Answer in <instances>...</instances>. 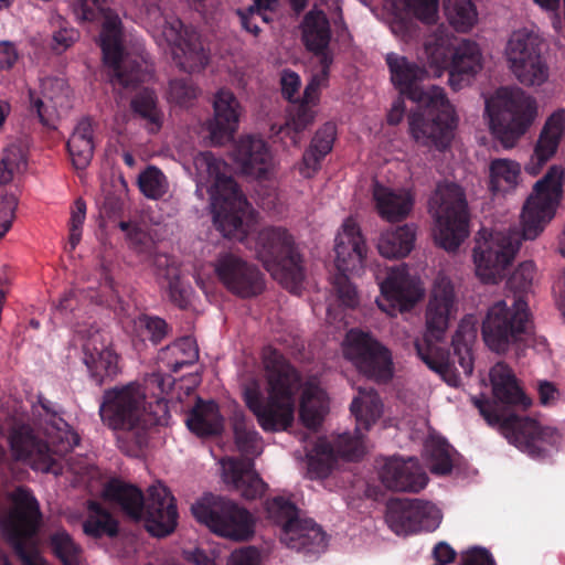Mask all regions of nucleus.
<instances>
[{"mask_svg":"<svg viewBox=\"0 0 565 565\" xmlns=\"http://www.w3.org/2000/svg\"><path fill=\"white\" fill-rule=\"evenodd\" d=\"M565 168L554 164L537 180L526 198L521 215V234L513 230L487 234L480 232L473 248L477 275L487 282H495L512 264L521 241H533L553 220L563 196Z\"/></svg>","mask_w":565,"mask_h":565,"instance_id":"1","label":"nucleus"},{"mask_svg":"<svg viewBox=\"0 0 565 565\" xmlns=\"http://www.w3.org/2000/svg\"><path fill=\"white\" fill-rule=\"evenodd\" d=\"M194 166L200 173H206L214 225L223 236L243 242L247 237L244 218L250 205L236 181L224 173L225 162L205 151L195 156Z\"/></svg>","mask_w":565,"mask_h":565,"instance_id":"7","label":"nucleus"},{"mask_svg":"<svg viewBox=\"0 0 565 565\" xmlns=\"http://www.w3.org/2000/svg\"><path fill=\"white\" fill-rule=\"evenodd\" d=\"M521 164L512 159L497 158L489 163V190L493 194H509L521 183Z\"/></svg>","mask_w":565,"mask_h":565,"instance_id":"40","label":"nucleus"},{"mask_svg":"<svg viewBox=\"0 0 565 565\" xmlns=\"http://www.w3.org/2000/svg\"><path fill=\"white\" fill-rule=\"evenodd\" d=\"M140 192L148 199H161L168 191V181L157 167L149 166L138 177Z\"/></svg>","mask_w":565,"mask_h":565,"instance_id":"49","label":"nucleus"},{"mask_svg":"<svg viewBox=\"0 0 565 565\" xmlns=\"http://www.w3.org/2000/svg\"><path fill=\"white\" fill-rule=\"evenodd\" d=\"M191 511L199 523L218 536L244 542L255 533L250 512L224 497L206 493L192 504Z\"/></svg>","mask_w":565,"mask_h":565,"instance_id":"13","label":"nucleus"},{"mask_svg":"<svg viewBox=\"0 0 565 565\" xmlns=\"http://www.w3.org/2000/svg\"><path fill=\"white\" fill-rule=\"evenodd\" d=\"M530 330L527 303L515 296L494 302L482 326L486 344L497 353L507 352L511 344L522 340Z\"/></svg>","mask_w":565,"mask_h":565,"instance_id":"14","label":"nucleus"},{"mask_svg":"<svg viewBox=\"0 0 565 565\" xmlns=\"http://www.w3.org/2000/svg\"><path fill=\"white\" fill-rule=\"evenodd\" d=\"M418 358L433 371L445 374L449 369V358L446 352L440 351L429 340L415 342Z\"/></svg>","mask_w":565,"mask_h":565,"instance_id":"50","label":"nucleus"},{"mask_svg":"<svg viewBox=\"0 0 565 565\" xmlns=\"http://www.w3.org/2000/svg\"><path fill=\"white\" fill-rule=\"evenodd\" d=\"M350 411L355 417V430L353 434L339 435L333 448L335 456L355 461L364 455V434L381 417L383 404L375 390L359 388V395L353 398Z\"/></svg>","mask_w":565,"mask_h":565,"instance_id":"18","label":"nucleus"},{"mask_svg":"<svg viewBox=\"0 0 565 565\" xmlns=\"http://www.w3.org/2000/svg\"><path fill=\"white\" fill-rule=\"evenodd\" d=\"M483 67V55L476 42L461 41V82L476 76Z\"/></svg>","mask_w":565,"mask_h":565,"instance_id":"53","label":"nucleus"},{"mask_svg":"<svg viewBox=\"0 0 565 565\" xmlns=\"http://www.w3.org/2000/svg\"><path fill=\"white\" fill-rule=\"evenodd\" d=\"M42 95L39 97L29 89L31 109L36 113L40 122L47 128H56L58 107L64 105L70 95V86L60 77H47L42 81Z\"/></svg>","mask_w":565,"mask_h":565,"instance_id":"29","label":"nucleus"},{"mask_svg":"<svg viewBox=\"0 0 565 565\" xmlns=\"http://www.w3.org/2000/svg\"><path fill=\"white\" fill-rule=\"evenodd\" d=\"M455 290L451 280L439 274L434 282L430 299L426 310V324L429 332L439 335L447 329L449 313L454 306Z\"/></svg>","mask_w":565,"mask_h":565,"instance_id":"31","label":"nucleus"},{"mask_svg":"<svg viewBox=\"0 0 565 565\" xmlns=\"http://www.w3.org/2000/svg\"><path fill=\"white\" fill-rule=\"evenodd\" d=\"M185 424L198 437L210 438L222 435L225 419L216 402L198 398L186 416Z\"/></svg>","mask_w":565,"mask_h":565,"instance_id":"35","label":"nucleus"},{"mask_svg":"<svg viewBox=\"0 0 565 565\" xmlns=\"http://www.w3.org/2000/svg\"><path fill=\"white\" fill-rule=\"evenodd\" d=\"M26 164L21 148L10 146L4 149L0 160V184H8L13 180L17 172H20Z\"/></svg>","mask_w":565,"mask_h":565,"instance_id":"52","label":"nucleus"},{"mask_svg":"<svg viewBox=\"0 0 565 565\" xmlns=\"http://www.w3.org/2000/svg\"><path fill=\"white\" fill-rule=\"evenodd\" d=\"M83 532L93 539L115 537L119 532V523L102 503L88 500Z\"/></svg>","mask_w":565,"mask_h":565,"instance_id":"43","label":"nucleus"},{"mask_svg":"<svg viewBox=\"0 0 565 565\" xmlns=\"http://www.w3.org/2000/svg\"><path fill=\"white\" fill-rule=\"evenodd\" d=\"M79 38L78 32L73 28H61L53 34L52 49L57 54L71 47Z\"/></svg>","mask_w":565,"mask_h":565,"instance_id":"62","label":"nucleus"},{"mask_svg":"<svg viewBox=\"0 0 565 565\" xmlns=\"http://www.w3.org/2000/svg\"><path fill=\"white\" fill-rule=\"evenodd\" d=\"M214 116L207 122L213 145L231 141L238 128L239 103L236 96L226 88H221L214 96Z\"/></svg>","mask_w":565,"mask_h":565,"instance_id":"28","label":"nucleus"},{"mask_svg":"<svg viewBox=\"0 0 565 565\" xmlns=\"http://www.w3.org/2000/svg\"><path fill=\"white\" fill-rule=\"evenodd\" d=\"M266 518L281 526V534L295 526L299 518V509L289 498L276 495L265 501Z\"/></svg>","mask_w":565,"mask_h":565,"instance_id":"45","label":"nucleus"},{"mask_svg":"<svg viewBox=\"0 0 565 565\" xmlns=\"http://www.w3.org/2000/svg\"><path fill=\"white\" fill-rule=\"evenodd\" d=\"M262 363L267 396L259 380L252 376L243 384V399L263 430H286L294 423L301 375L280 351L270 345L264 348Z\"/></svg>","mask_w":565,"mask_h":565,"instance_id":"3","label":"nucleus"},{"mask_svg":"<svg viewBox=\"0 0 565 565\" xmlns=\"http://www.w3.org/2000/svg\"><path fill=\"white\" fill-rule=\"evenodd\" d=\"M301 41L306 50L319 60V65L333 63V54L330 50L332 31L329 18L321 9L312 8L302 18L300 23Z\"/></svg>","mask_w":565,"mask_h":565,"instance_id":"26","label":"nucleus"},{"mask_svg":"<svg viewBox=\"0 0 565 565\" xmlns=\"http://www.w3.org/2000/svg\"><path fill=\"white\" fill-rule=\"evenodd\" d=\"M223 477L246 500L260 498L268 484L255 470L254 460L247 457L227 458L222 461Z\"/></svg>","mask_w":565,"mask_h":565,"instance_id":"30","label":"nucleus"},{"mask_svg":"<svg viewBox=\"0 0 565 565\" xmlns=\"http://www.w3.org/2000/svg\"><path fill=\"white\" fill-rule=\"evenodd\" d=\"M99 415L108 428L121 431L118 447L127 455H136L148 443V428L167 424L168 406L157 399L156 411L147 413L145 388L131 382L104 392Z\"/></svg>","mask_w":565,"mask_h":565,"instance_id":"4","label":"nucleus"},{"mask_svg":"<svg viewBox=\"0 0 565 565\" xmlns=\"http://www.w3.org/2000/svg\"><path fill=\"white\" fill-rule=\"evenodd\" d=\"M282 96L289 102H295V96L298 93L301 81L300 76L290 70H285L280 77Z\"/></svg>","mask_w":565,"mask_h":565,"instance_id":"63","label":"nucleus"},{"mask_svg":"<svg viewBox=\"0 0 565 565\" xmlns=\"http://www.w3.org/2000/svg\"><path fill=\"white\" fill-rule=\"evenodd\" d=\"M86 217V203L83 199L75 200L70 218V252H73L82 238V227Z\"/></svg>","mask_w":565,"mask_h":565,"instance_id":"54","label":"nucleus"},{"mask_svg":"<svg viewBox=\"0 0 565 565\" xmlns=\"http://www.w3.org/2000/svg\"><path fill=\"white\" fill-rule=\"evenodd\" d=\"M489 377L498 403L523 409L532 405V399L522 391L513 370L505 362L495 363L489 371Z\"/></svg>","mask_w":565,"mask_h":565,"instance_id":"34","label":"nucleus"},{"mask_svg":"<svg viewBox=\"0 0 565 565\" xmlns=\"http://www.w3.org/2000/svg\"><path fill=\"white\" fill-rule=\"evenodd\" d=\"M313 122V113L310 109L309 105L300 103L296 109V111L290 116L287 121V129L294 132L291 137L296 142L298 135L302 132L307 127H309Z\"/></svg>","mask_w":565,"mask_h":565,"instance_id":"57","label":"nucleus"},{"mask_svg":"<svg viewBox=\"0 0 565 565\" xmlns=\"http://www.w3.org/2000/svg\"><path fill=\"white\" fill-rule=\"evenodd\" d=\"M461 565H495L494 559L488 550L483 547H473L466 552Z\"/></svg>","mask_w":565,"mask_h":565,"instance_id":"64","label":"nucleus"},{"mask_svg":"<svg viewBox=\"0 0 565 565\" xmlns=\"http://www.w3.org/2000/svg\"><path fill=\"white\" fill-rule=\"evenodd\" d=\"M140 14L154 32H160L171 47L173 61L185 73H196L205 68L210 55L199 32L186 26L174 17L163 14L160 0H134Z\"/></svg>","mask_w":565,"mask_h":565,"instance_id":"8","label":"nucleus"},{"mask_svg":"<svg viewBox=\"0 0 565 565\" xmlns=\"http://www.w3.org/2000/svg\"><path fill=\"white\" fill-rule=\"evenodd\" d=\"M564 135L565 109L558 108L547 117L534 146L533 153L524 167L525 172L533 177L537 175L555 156Z\"/></svg>","mask_w":565,"mask_h":565,"instance_id":"27","label":"nucleus"},{"mask_svg":"<svg viewBox=\"0 0 565 565\" xmlns=\"http://www.w3.org/2000/svg\"><path fill=\"white\" fill-rule=\"evenodd\" d=\"M72 9L81 21L93 22L103 18L100 47L114 87L132 90L147 81L149 72L145 62L125 54L121 20L107 7L106 0H72Z\"/></svg>","mask_w":565,"mask_h":565,"instance_id":"5","label":"nucleus"},{"mask_svg":"<svg viewBox=\"0 0 565 565\" xmlns=\"http://www.w3.org/2000/svg\"><path fill=\"white\" fill-rule=\"evenodd\" d=\"M334 140L335 126L333 124L327 122L317 130L298 167L299 173L303 178L310 179L320 170L321 162L331 152Z\"/></svg>","mask_w":565,"mask_h":565,"instance_id":"37","label":"nucleus"},{"mask_svg":"<svg viewBox=\"0 0 565 565\" xmlns=\"http://www.w3.org/2000/svg\"><path fill=\"white\" fill-rule=\"evenodd\" d=\"M385 61L399 95L417 104L408 117L413 138L422 146L446 149L452 138L455 110L445 90L438 86L422 87L427 71L407 57L388 53Z\"/></svg>","mask_w":565,"mask_h":565,"instance_id":"2","label":"nucleus"},{"mask_svg":"<svg viewBox=\"0 0 565 565\" xmlns=\"http://www.w3.org/2000/svg\"><path fill=\"white\" fill-rule=\"evenodd\" d=\"M344 355L361 374L376 383H387L394 375L391 351L370 333L350 330Z\"/></svg>","mask_w":565,"mask_h":565,"instance_id":"17","label":"nucleus"},{"mask_svg":"<svg viewBox=\"0 0 565 565\" xmlns=\"http://www.w3.org/2000/svg\"><path fill=\"white\" fill-rule=\"evenodd\" d=\"M233 159L243 173L263 177L267 173L271 156L266 141L254 136L242 137L234 147Z\"/></svg>","mask_w":565,"mask_h":565,"instance_id":"33","label":"nucleus"},{"mask_svg":"<svg viewBox=\"0 0 565 565\" xmlns=\"http://www.w3.org/2000/svg\"><path fill=\"white\" fill-rule=\"evenodd\" d=\"M489 126L505 149L513 148L539 116L534 97L520 87H501L486 99Z\"/></svg>","mask_w":565,"mask_h":565,"instance_id":"9","label":"nucleus"},{"mask_svg":"<svg viewBox=\"0 0 565 565\" xmlns=\"http://www.w3.org/2000/svg\"><path fill=\"white\" fill-rule=\"evenodd\" d=\"M373 198L379 214L388 222L404 220L414 204V200L408 192H395L380 183L374 185Z\"/></svg>","mask_w":565,"mask_h":565,"instance_id":"39","label":"nucleus"},{"mask_svg":"<svg viewBox=\"0 0 565 565\" xmlns=\"http://www.w3.org/2000/svg\"><path fill=\"white\" fill-rule=\"evenodd\" d=\"M66 149L73 166L77 170L86 169L94 156V129L93 121L88 117L82 118L71 134Z\"/></svg>","mask_w":565,"mask_h":565,"instance_id":"38","label":"nucleus"},{"mask_svg":"<svg viewBox=\"0 0 565 565\" xmlns=\"http://www.w3.org/2000/svg\"><path fill=\"white\" fill-rule=\"evenodd\" d=\"M287 547L306 554H316L326 546V533L312 520L299 519L295 526L281 534Z\"/></svg>","mask_w":565,"mask_h":565,"instance_id":"36","label":"nucleus"},{"mask_svg":"<svg viewBox=\"0 0 565 565\" xmlns=\"http://www.w3.org/2000/svg\"><path fill=\"white\" fill-rule=\"evenodd\" d=\"M49 546L63 565H81L82 548L66 531L52 533Z\"/></svg>","mask_w":565,"mask_h":565,"instance_id":"48","label":"nucleus"},{"mask_svg":"<svg viewBox=\"0 0 565 565\" xmlns=\"http://www.w3.org/2000/svg\"><path fill=\"white\" fill-rule=\"evenodd\" d=\"M385 520L397 535L435 531L441 521L439 509L420 499H392L386 504Z\"/></svg>","mask_w":565,"mask_h":565,"instance_id":"19","label":"nucleus"},{"mask_svg":"<svg viewBox=\"0 0 565 565\" xmlns=\"http://www.w3.org/2000/svg\"><path fill=\"white\" fill-rule=\"evenodd\" d=\"M214 270L218 280L233 295L252 298L263 292L264 275L253 264L232 253H221Z\"/></svg>","mask_w":565,"mask_h":565,"instance_id":"21","label":"nucleus"},{"mask_svg":"<svg viewBox=\"0 0 565 565\" xmlns=\"http://www.w3.org/2000/svg\"><path fill=\"white\" fill-rule=\"evenodd\" d=\"M140 327L145 328L149 339L154 343H160L168 333L167 322L159 317L143 315L139 318Z\"/></svg>","mask_w":565,"mask_h":565,"instance_id":"60","label":"nucleus"},{"mask_svg":"<svg viewBox=\"0 0 565 565\" xmlns=\"http://www.w3.org/2000/svg\"><path fill=\"white\" fill-rule=\"evenodd\" d=\"M10 498L12 507L0 519L2 535L13 548L21 565H45L34 541L42 520L36 498L25 487H18Z\"/></svg>","mask_w":565,"mask_h":565,"instance_id":"10","label":"nucleus"},{"mask_svg":"<svg viewBox=\"0 0 565 565\" xmlns=\"http://www.w3.org/2000/svg\"><path fill=\"white\" fill-rule=\"evenodd\" d=\"M415 239V228L405 224L382 233L377 248L386 258H403L414 248Z\"/></svg>","mask_w":565,"mask_h":565,"instance_id":"44","label":"nucleus"},{"mask_svg":"<svg viewBox=\"0 0 565 565\" xmlns=\"http://www.w3.org/2000/svg\"><path fill=\"white\" fill-rule=\"evenodd\" d=\"M152 266L158 282L166 284L170 301L180 309H186L194 291L189 282L181 279V270L174 259L166 254H156Z\"/></svg>","mask_w":565,"mask_h":565,"instance_id":"32","label":"nucleus"},{"mask_svg":"<svg viewBox=\"0 0 565 565\" xmlns=\"http://www.w3.org/2000/svg\"><path fill=\"white\" fill-rule=\"evenodd\" d=\"M233 431L238 450L245 456L259 454L260 435L252 422L244 414H236L233 418Z\"/></svg>","mask_w":565,"mask_h":565,"instance_id":"46","label":"nucleus"},{"mask_svg":"<svg viewBox=\"0 0 565 565\" xmlns=\"http://www.w3.org/2000/svg\"><path fill=\"white\" fill-rule=\"evenodd\" d=\"M103 494L116 503L128 519L143 521L152 536H168L178 525L175 499L161 483L150 486L145 495L138 487L113 479L105 484Z\"/></svg>","mask_w":565,"mask_h":565,"instance_id":"6","label":"nucleus"},{"mask_svg":"<svg viewBox=\"0 0 565 565\" xmlns=\"http://www.w3.org/2000/svg\"><path fill=\"white\" fill-rule=\"evenodd\" d=\"M535 277V265L532 262H525L519 265L514 270L510 281L511 285L518 289H527Z\"/></svg>","mask_w":565,"mask_h":565,"instance_id":"61","label":"nucleus"},{"mask_svg":"<svg viewBox=\"0 0 565 565\" xmlns=\"http://www.w3.org/2000/svg\"><path fill=\"white\" fill-rule=\"evenodd\" d=\"M256 257L267 271L287 289L300 287L305 271L302 258L294 237L286 228L269 226L263 228L255 243Z\"/></svg>","mask_w":565,"mask_h":565,"instance_id":"12","label":"nucleus"},{"mask_svg":"<svg viewBox=\"0 0 565 565\" xmlns=\"http://www.w3.org/2000/svg\"><path fill=\"white\" fill-rule=\"evenodd\" d=\"M424 451L427 457L429 469L434 475H447L452 469V460L449 452V445L443 438L431 437L426 440Z\"/></svg>","mask_w":565,"mask_h":565,"instance_id":"47","label":"nucleus"},{"mask_svg":"<svg viewBox=\"0 0 565 565\" xmlns=\"http://www.w3.org/2000/svg\"><path fill=\"white\" fill-rule=\"evenodd\" d=\"M472 402L489 425H498L508 440L529 456L545 458L558 448L562 437L556 428L529 417L499 414L487 401L477 397H472Z\"/></svg>","mask_w":565,"mask_h":565,"instance_id":"11","label":"nucleus"},{"mask_svg":"<svg viewBox=\"0 0 565 565\" xmlns=\"http://www.w3.org/2000/svg\"><path fill=\"white\" fill-rule=\"evenodd\" d=\"M334 252L338 274L333 277V288L342 305L354 308L359 302L358 292L348 274L358 273L363 267L367 247L358 223L352 217L344 221L342 232L335 238Z\"/></svg>","mask_w":565,"mask_h":565,"instance_id":"15","label":"nucleus"},{"mask_svg":"<svg viewBox=\"0 0 565 565\" xmlns=\"http://www.w3.org/2000/svg\"><path fill=\"white\" fill-rule=\"evenodd\" d=\"M169 97L173 103L185 106L196 98V87L190 79H172L169 83Z\"/></svg>","mask_w":565,"mask_h":565,"instance_id":"56","label":"nucleus"},{"mask_svg":"<svg viewBox=\"0 0 565 565\" xmlns=\"http://www.w3.org/2000/svg\"><path fill=\"white\" fill-rule=\"evenodd\" d=\"M173 354L181 353V358H178L173 363L172 370L174 372L180 371L185 365L194 363L199 358V351L194 342L190 338H183L169 348Z\"/></svg>","mask_w":565,"mask_h":565,"instance_id":"55","label":"nucleus"},{"mask_svg":"<svg viewBox=\"0 0 565 565\" xmlns=\"http://www.w3.org/2000/svg\"><path fill=\"white\" fill-rule=\"evenodd\" d=\"M10 446L17 460H21L34 470L57 475V451L39 438L29 425L15 427L10 436Z\"/></svg>","mask_w":565,"mask_h":565,"instance_id":"23","label":"nucleus"},{"mask_svg":"<svg viewBox=\"0 0 565 565\" xmlns=\"http://www.w3.org/2000/svg\"><path fill=\"white\" fill-rule=\"evenodd\" d=\"M331 65H328L326 68L324 65H320V71L317 74H313L310 82L307 84L303 96L302 104H315L319 96V89L322 85H324L329 79Z\"/></svg>","mask_w":565,"mask_h":565,"instance_id":"59","label":"nucleus"},{"mask_svg":"<svg viewBox=\"0 0 565 565\" xmlns=\"http://www.w3.org/2000/svg\"><path fill=\"white\" fill-rule=\"evenodd\" d=\"M83 361L97 385L111 381L118 374V355L110 348L105 333L90 328L83 343Z\"/></svg>","mask_w":565,"mask_h":565,"instance_id":"24","label":"nucleus"},{"mask_svg":"<svg viewBox=\"0 0 565 565\" xmlns=\"http://www.w3.org/2000/svg\"><path fill=\"white\" fill-rule=\"evenodd\" d=\"M429 211L436 227L437 244L448 252L459 248V185L439 183L429 199Z\"/></svg>","mask_w":565,"mask_h":565,"instance_id":"20","label":"nucleus"},{"mask_svg":"<svg viewBox=\"0 0 565 565\" xmlns=\"http://www.w3.org/2000/svg\"><path fill=\"white\" fill-rule=\"evenodd\" d=\"M379 285L381 296L376 299L377 307L391 317L411 310L423 296L405 266L390 268Z\"/></svg>","mask_w":565,"mask_h":565,"instance_id":"22","label":"nucleus"},{"mask_svg":"<svg viewBox=\"0 0 565 565\" xmlns=\"http://www.w3.org/2000/svg\"><path fill=\"white\" fill-rule=\"evenodd\" d=\"M328 399L323 390L313 384H308L301 395L299 417L308 429H318L328 413Z\"/></svg>","mask_w":565,"mask_h":565,"instance_id":"42","label":"nucleus"},{"mask_svg":"<svg viewBox=\"0 0 565 565\" xmlns=\"http://www.w3.org/2000/svg\"><path fill=\"white\" fill-rule=\"evenodd\" d=\"M505 57L516 81L525 87H540L550 79V67L542 54L539 36L525 32H514L508 41Z\"/></svg>","mask_w":565,"mask_h":565,"instance_id":"16","label":"nucleus"},{"mask_svg":"<svg viewBox=\"0 0 565 565\" xmlns=\"http://www.w3.org/2000/svg\"><path fill=\"white\" fill-rule=\"evenodd\" d=\"M379 477L386 489L396 492L417 493L428 483L426 472L413 457L386 458L380 467Z\"/></svg>","mask_w":565,"mask_h":565,"instance_id":"25","label":"nucleus"},{"mask_svg":"<svg viewBox=\"0 0 565 565\" xmlns=\"http://www.w3.org/2000/svg\"><path fill=\"white\" fill-rule=\"evenodd\" d=\"M415 17L426 24L436 22L438 12V0H408Z\"/></svg>","mask_w":565,"mask_h":565,"instance_id":"58","label":"nucleus"},{"mask_svg":"<svg viewBox=\"0 0 565 565\" xmlns=\"http://www.w3.org/2000/svg\"><path fill=\"white\" fill-rule=\"evenodd\" d=\"M315 451L316 455L309 457V471L318 478H326L330 475L335 465L337 456L334 448L328 443H319Z\"/></svg>","mask_w":565,"mask_h":565,"instance_id":"51","label":"nucleus"},{"mask_svg":"<svg viewBox=\"0 0 565 565\" xmlns=\"http://www.w3.org/2000/svg\"><path fill=\"white\" fill-rule=\"evenodd\" d=\"M130 110L135 118L143 122V127L149 134H157L162 128L163 111L153 89L139 90L130 100Z\"/></svg>","mask_w":565,"mask_h":565,"instance_id":"41","label":"nucleus"}]
</instances>
